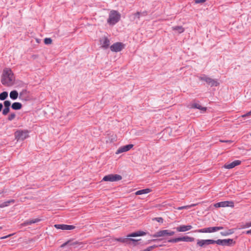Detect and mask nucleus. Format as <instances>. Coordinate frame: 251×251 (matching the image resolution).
<instances>
[{
    "instance_id": "f257e3e1",
    "label": "nucleus",
    "mask_w": 251,
    "mask_h": 251,
    "mask_svg": "<svg viewBox=\"0 0 251 251\" xmlns=\"http://www.w3.org/2000/svg\"><path fill=\"white\" fill-rule=\"evenodd\" d=\"M15 77L13 73L10 69H5L3 70L1 82L5 86H10L13 85Z\"/></svg>"
},
{
    "instance_id": "f03ea898",
    "label": "nucleus",
    "mask_w": 251,
    "mask_h": 251,
    "mask_svg": "<svg viewBox=\"0 0 251 251\" xmlns=\"http://www.w3.org/2000/svg\"><path fill=\"white\" fill-rule=\"evenodd\" d=\"M120 18L121 15L118 11L112 10L109 13L107 22L109 25H114L120 21Z\"/></svg>"
},
{
    "instance_id": "7ed1b4c3",
    "label": "nucleus",
    "mask_w": 251,
    "mask_h": 251,
    "mask_svg": "<svg viewBox=\"0 0 251 251\" xmlns=\"http://www.w3.org/2000/svg\"><path fill=\"white\" fill-rule=\"evenodd\" d=\"M199 79L202 81H205L210 87L218 86L220 83L217 79H213L205 75H202L199 77Z\"/></svg>"
},
{
    "instance_id": "20e7f679",
    "label": "nucleus",
    "mask_w": 251,
    "mask_h": 251,
    "mask_svg": "<svg viewBox=\"0 0 251 251\" xmlns=\"http://www.w3.org/2000/svg\"><path fill=\"white\" fill-rule=\"evenodd\" d=\"M14 136L17 141H23L29 136L28 131L18 130L14 133Z\"/></svg>"
},
{
    "instance_id": "39448f33",
    "label": "nucleus",
    "mask_w": 251,
    "mask_h": 251,
    "mask_svg": "<svg viewBox=\"0 0 251 251\" xmlns=\"http://www.w3.org/2000/svg\"><path fill=\"white\" fill-rule=\"evenodd\" d=\"M223 226H212L201 228L195 230V232L200 233H211L223 229Z\"/></svg>"
},
{
    "instance_id": "423d86ee",
    "label": "nucleus",
    "mask_w": 251,
    "mask_h": 251,
    "mask_svg": "<svg viewBox=\"0 0 251 251\" xmlns=\"http://www.w3.org/2000/svg\"><path fill=\"white\" fill-rule=\"evenodd\" d=\"M122 179V177L121 176L117 174H110L107 176H105L102 178V181H117L121 180Z\"/></svg>"
},
{
    "instance_id": "0eeeda50",
    "label": "nucleus",
    "mask_w": 251,
    "mask_h": 251,
    "mask_svg": "<svg viewBox=\"0 0 251 251\" xmlns=\"http://www.w3.org/2000/svg\"><path fill=\"white\" fill-rule=\"evenodd\" d=\"M124 47V44L121 42H116L110 47L111 51L114 52H119Z\"/></svg>"
},
{
    "instance_id": "6e6552de",
    "label": "nucleus",
    "mask_w": 251,
    "mask_h": 251,
    "mask_svg": "<svg viewBox=\"0 0 251 251\" xmlns=\"http://www.w3.org/2000/svg\"><path fill=\"white\" fill-rule=\"evenodd\" d=\"M214 206L216 208L225 207H233L234 203L232 201H224L217 202L214 204Z\"/></svg>"
},
{
    "instance_id": "1a4fd4ad",
    "label": "nucleus",
    "mask_w": 251,
    "mask_h": 251,
    "mask_svg": "<svg viewBox=\"0 0 251 251\" xmlns=\"http://www.w3.org/2000/svg\"><path fill=\"white\" fill-rule=\"evenodd\" d=\"M212 244V239H198L197 246L201 248H205L206 246Z\"/></svg>"
},
{
    "instance_id": "9d476101",
    "label": "nucleus",
    "mask_w": 251,
    "mask_h": 251,
    "mask_svg": "<svg viewBox=\"0 0 251 251\" xmlns=\"http://www.w3.org/2000/svg\"><path fill=\"white\" fill-rule=\"evenodd\" d=\"M54 226L56 228L62 230H72L75 228V226H74L64 224H56L54 225Z\"/></svg>"
},
{
    "instance_id": "9b49d317",
    "label": "nucleus",
    "mask_w": 251,
    "mask_h": 251,
    "mask_svg": "<svg viewBox=\"0 0 251 251\" xmlns=\"http://www.w3.org/2000/svg\"><path fill=\"white\" fill-rule=\"evenodd\" d=\"M28 92L26 89L23 90L19 94V98L23 101H27L29 100Z\"/></svg>"
},
{
    "instance_id": "f8f14e48",
    "label": "nucleus",
    "mask_w": 251,
    "mask_h": 251,
    "mask_svg": "<svg viewBox=\"0 0 251 251\" xmlns=\"http://www.w3.org/2000/svg\"><path fill=\"white\" fill-rule=\"evenodd\" d=\"M100 42L102 48L107 49L109 47L110 40L107 37L105 36L103 37L100 39Z\"/></svg>"
},
{
    "instance_id": "ddd939ff",
    "label": "nucleus",
    "mask_w": 251,
    "mask_h": 251,
    "mask_svg": "<svg viewBox=\"0 0 251 251\" xmlns=\"http://www.w3.org/2000/svg\"><path fill=\"white\" fill-rule=\"evenodd\" d=\"M133 147V144H128V145H126V146L121 147L117 151L116 153L119 154L122 152L127 151H129L131 148H132Z\"/></svg>"
},
{
    "instance_id": "4468645a",
    "label": "nucleus",
    "mask_w": 251,
    "mask_h": 251,
    "mask_svg": "<svg viewBox=\"0 0 251 251\" xmlns=\"http://www.w3.org/2000/svg\"><path fill=\"white\" fill-rule=\"evenodd\" d=\"M132 237H128V241L127 245L135 247L139 244V241L141 240L140 239H135L131 238Z\"/></svg>"
},
{
    "instance_id": "2eb2a0df",
    "label": "nucleus",
    "mask_w": 251,
    "mask_h": 251,
    "mask_svg": "<svg viewBox=\"0 0 251 251\" xmlns=\"http://www.w3.org/2000/svg\"><path fill=\"white\" fill-rule=\"evenodd\" d=\"M81 244V243H80V242H78L77 241H74L73 240H68V241L66 242L64 244H63L61 246V247L63 248L65 246L68 245V246H74L75 248L76 245H80Z\"/></svg>"
},
{
    "instance_id": "dca6fc26",
    "label": "nucleus",
    "mask_w": 251,
    "mask_h": 251,
    "mask_svg": "<svg viewBox=\"0 0 251 251\" xmlns=\"http://www.w3.org/2000/svg\"><path fill=\"white\" fill-rule=\"evenodd\" d=\"M165 236H168V230H159L156 232L155 234L153 235H151V236H152L153 237H164Z\"/></svg>"
},
{
    "instance_id": "f3484780",
    "label": "nucleus",
    "mask_w": 251,
    "mask_h": 251,
    "mask_svg": "<svg viewBox=\"0 0 251 251\" xmlns=\"http://www.w3.org/2000/svg\"><path fill=\"white\" fill-rule=\"evenodd\" d=\"M192 228L191 225H181L176 227V229L178 232H185L188 231Z\"/></svg>"
},
{
    "instance_id": "a211bd4d",
    "label": "nucleus",
    "mask_w": 251,
    "mask_h": 251,
    "mask_svg": "<svg viewBox=\"0 0 251 251\" xmlns=\"http://www.w3.org/2000/svg\"><path fill=\"white\" fill-rule=\"evenodd\" d=\"M41 221V219L40 218H36L31 220H26L21 224V226H27L28 225H30L32 224L36 223L39 222Z\"/></svg>"
},
{
    "instance_id": "6ab92c4d",
    "label": "nucleus",
    "mask_w": 251,
    "mask_h": 251,
    "mask_svg": "<svg viewBox=\"0 0 251 251\" xmlns=\"http://www.w3.org/2000/svg\"><path fill=\"white\" fill-rule=\"evenodd\" d=\"M241 163V161L240 160H235V161H233L232 162H231L229 164H226L224 166V167L226 169H230L233 168L235 166L240 165Z\"/></svg>"
},
{
    "instance_id": "aec40b11",
    "label": "nucleus",
    "mask_w": 251,
    "mask_h": 251,
    "mask_svg": "<svg viewBox=\"0 0 251 251\" xmlns=\"http://www.w3.org/2000/svg\"><path fill=\"white\" fill-rule=\"evenodd\" d=\"M148 233L141 230H138L134 232H132L128 234V237H137L144 236L147 234Z\"/></svg>"
},
{
    "instance_id": "412c9836",
    "label": "nucleus",
    "mask_w": 251,
    "mask_h": 251,
    "mask_svg": "<svg viewBox=\"0 0 251 251\" xmlns=\"http://www.w3.org/2000/svg\"><path fill=\"white\" fill-rule=\"evenodd\" d=\"M189 107L190 108L198 109L203 111H205L206 110V107H202L198 103H192L191 105H190Z\"/></svg>"
},
{
    "instance_id": "4be33fe9",
    "label": "nucleus",
    "mask_w": 251,
    "mask_h": 251,
    "mask_svg": "<svg viewBox=\"0 0 251 251\" xmlns=\"http://www.w3.org/2000/svg\"><path fill=\"white\" fill-rule=\"evenodd\" d=\"M223 243L224 246H231L235 244V241H233L232 239H224Z\"/></svg>"
},
{
    "instance_id": "5701e85b",
    "label": "nucleus",
    "mask_w": 251,
    "mask_h": 251,
    "mask_svg": "<svg viewBox=\"0 0 251 251\" xmlns=\"http://www.w3.org/2000/svg\"><path fill=\"white\" fill-rule=\"evenodd\" d=\"M22 104L21 103L19 102H15L11 104V108L13 110H18L22 108Z\"/></svg>"
},
{
    "instance_id": "b1692460",
    "label": "nucleus",
    "mask_w": 251,
    "mask_h": 251,
    "mask_svg": "<svg viewBox=\"0 0 251 251\" xmlns=\"http://www.w3.org/2000/svg\"><path fill=\"white\" fill-rule=\"evenodd\" d=\"M19 96L18 92L17 90H13L11 91L9 95L10 98L13 100H16Z\"/></svg>"
},
{
    "instance_id": "393cba45",
    "label": "nucleus",
    "mask_w": 251,
    "mask_h": 251,
    "mask_svg": "<svg viewBox=\"0 0 251 251\" xmlns=\"http://www.w3.org/2000/svg\"><path fill=\"white\" fill-rule=\"evenodd\" d=\"M151 192V190L149 188H146L144 189H142L140 190H138L136 192L135 194L136 195H142L144 194H147Z\"/></svg>"
},
{
    "instance_id": "a878e982",
    "label": "nucleus",
    "mask_w": 251,
    "mask_h": 251,
    "mask_svg": "<svg viewBox=\"0 0 251 251\" xmlns=\"http://www.w3.org/2000/svg\"><path fill=\"white\" fill-rule=\"evenodd\" d=\"M234 232V229H229L226 231H222L220 232L221 235L224 236H226L229 235H231Z\"/></svg>"
},
{
    "instance_id": "bb28decb",
    "label": "nucleus",
    "mask_w": 251,
    "mask_h": 251,
    "mask_svg": "<svg viewBox=\"0 0 251 251\" xmlns=\"http://www.w3.org/2000/svg\"><path fill=\"white\" fill-rule=\"evenodd\" d=\"M172 28L173 30L176 31L178 33H181L184 31V28L182 26H175Z\"/></svg>"
},
{
    "instance_id": "cd10ccee",
    "label": "nucleus",
    "mask_w": 251,
    "mask_h": 251,
    "mask_svg": "<svg viewBox=\"0 0 251 251\" xmlns=\"http://www.w3.org/2000/svg\"><path fill=\"white\" fill-rule=\"evenodd\" d=\"M181 241L184 242H193L195 241V238L194 237H189V236H183L180 237Z\"/></svg>"
},
{
    "instance_id": "c85d7f7f",
    "label": "nucleus",
    "mask_w": 251,
    "mask_h": 251,
    "mask_svg": "<svg viewBox=\"0 0 251 251\" xmlns=\"http://www.w3.org/2000/svg\"><path fill=\"white\" fill-rule=\"evenodd\" d=\"M115 241H117L126 244L127 245V241H128V235H127L126 237H120L116 238L115 239Z\"/></svg>"
},
{
    "instance_id": "c756f323",
    "label": "nucleus",
    "mask_w": 251,
    "mask_h": 251,
    "mask_svg": "<svg viewBox=\"0 0 251 251\" xmlns=\"http://www.w3.org/2000/svg\"><path fill=\"white\" fill-rule=\"evenodd\" d=\"M8 94L6 91H3L0 94V100H4L8 97Z\"/></svg>"
},
{
    "instance_id": "7c9ffc66",
    "label": "nucleus",
    "mask_w": 251,
    "mask_h": 251,
    "mask_svg": "<svg viewBox=\"0 0 251 251\" xmlns=\"http://www.w3.org/2000/svg\"><path fill=\"white\" fill-rule=\"evenodd\" d=\"M223 241H224V239H218L217 240H214L212 239V244H217L219 245L224 246Z\"/></svg>"
},
{
    "instance_id": "2f4dec72",
    "label": "nucleus",
    "mask_w": 251,
    "mask_h": 251,
    "mask_svg": "<svg viewBox=\"0 0 251 251\" xmlns=\"http://www.w3.org/2000/svg\"><path fill=\"white\" fill-rule=\"evenodd\" d=\"M14 200L8 201H4V202H3V203H2L1 204H0V207L2 208V207H4L7 206H8L9 205V204L11 202H14Z\"/></svg>"
},
{
    "instance_id": "473e14b6",
    "label": "nucleus",
    "mask_w": 251,
    "mask_h": 251,
    "mask_svg": "<svg viewBox=\"0 0 251 251\" xmlns=\"http://www.w3.org/2000/svg\"><path fill=\"white\" fill-rule=\"evenodd\" d=\"M181 241V238L180 237H177L176 238L171 239L168 240V242L170 243H176L178 242Z\"/></svg>"
},
{
    "instance_id": "72a5a7b5",
    "label": "nucleus",
    "mask_w": 251,
    "mask_h": 251,
    "mask_svg": "<svg viewBox=\"0 0 251 251\" xmlns=\"http://www.w3.org/2000/svg\"><path fill=\"white\" fill-rule=\"evenodd\" d=\"M10 111V108H9L8 107H6L4 108V109H3L2 110V114L4 116L7 115V114Z\"/></svg>"
},
{
    "instance_id": "f704fd0d",
    "label": "nucleus",
    "mask_w": 251,
    "mask_h": 251,
    "mask_svg": "<svg viewBox=\"0 0 251 251\" xmlns=\"http://www.w3.org/2000/svg\"><path fill=\"white\" fill-rule=\"evenodd\" d=\"M52 43V39L50 38H46L44 39V43L46 45L50 44Z\"/></svg>"
},
{
    "instance_id": "c9c22d12",
    "label": "nucleus",
    "mask_w": 251,
    "mask_h": 251,
    "mask_svg": "<svg viewBox=\"0 0 251 251\" xmlns=\"http://www.w3.org/2000/svg\"><path fill=\"white\" fill-rule=\"evenodd\" d=\"M153 221H156L160 223H163L164 219L162 217H156L152 219Z\"/></svg>"
},
{
    "instance_id": "e433bc0d",
    "label": "nucleus",
    "mask_w": 251,
    "mask_h": 251,
    "mask_svg": "<svg viewBox=\"0 0 251 251\" xmlns=\"http://www.w3.org/2000/svg\"><path fill=\"white\" fill-rule=\"evenodd\" d=\"M11 104V102L9 100H4L3 102V105L5 107H8L10 108Z\"/></svg>"
},
{
    "instance_id": "4c0bfd02",
    "label": "nucleus",
    "mask_w": 251,
    "mask_h": 251,
    "mask_svg": "<svg viewBox=\"0 0 251 251\" xmlns=\"http://www.w3.org/2000/svg\"><path fill=\"white\" fill-rule=\"evenodd\" d=\"M16 117V114L14 113H11L8 117L9 121H12Z\"/></svg>"
},
{
    "instance_id": "58836bf2",
    "label": "nucleus",
    "mask_w": 251,
    "mask_h": 251,
    "mask_svg": "<svg viewBox=\"0 0 251 251\" xmlns=\"http://www.w3.org/2000/svg\"><path fill=\"white\" fill-rule=\"evenodd\" d=\"M162 246H163L162 245H153L152 246L149 247L148 248L150 250V251H151V250H152L155 248H156L159 247H162Z\"/></svg>"
},
{
    "instance_id": "ea45409f",
    "label": "nucleus",
    "mask_w": 251,
    "mask_h": 251,
    "mask_svg": "<svg viewBox=\"0 0 251 251\" xmlns=\"http://www.w3.org/2000/svg\"><path fill=\"white\" fill-rule=\"evenodd\" d=\"M251 226V221L246 223L245 224L242 226L243 228H248Z\"/></svg>"
},
{
    "instance_id": "a19ab883",
    "label": "nucleus",
    "mask_w": 251,
    "mask_h": 251,
    "mask_svg": "<svg viewBox=\"0 0 251 251\" xmlns=\"http://www.w3.org/2000/svg\"><path fill=\"white\" fill-rule=\"evenodd\" d=\"M161 240V239H153L149 240L148 241V243L147 244H149L152 242H156L158 241H160Z\"/></svg>"
},
{
    "instance_id": "79ce46f5",
    "label": "nucleus",
    "mask_w": 251,
    "mask_h": 251,
    "mask_svg": "<svg viewBox=\"0 0 251 251\" xmlns=\"http://www.w3.org/2000/svg\"><path fill=\"white\" fill-rule=\"evenodd\" d=\"M134 19L137 18L139 19L140 16V12H137L136 13L134 14Z\"/></svg>"
},
{
    "instance_id": "37998d69",
    "label": "nucleus",
    "mask_w": 251,
    "mask_h": 251,
    "mask_svg": "<svg viewBox=\"0 0 251 251\" xmlns=\"http://www.w3.org/2000/svg\"><path fill=\"white\" fill-rule=\"evenodd\" d=\"M220 142H222V143H229V144H231L233 142V141L231 140H220Z\"/></svg>"
},
{
    "instance_id": "c03bdc74",
    "label": "nucleus",
    "mask_w": 251,
    "mask_h": 251,
    "mask_svg": "<svg viewBox=\"0 0 251 251\" xmlns=\"http://www.w3.org/2000/svg\"><path fill=\"white\" fill-rule=\"evenodd\" d=\"M196 3H201L204 2L206 0H194Z\"/></svg>"
},
{
    "instance_id": "a18cd8bd",
    "label": "nucleus",
    "mask_w": 251,
    "mask_h": 251,
    "mask_svg": "<svg viewBox=\"0 0 251 251\" xmlns=\"http://www.w3.org/2000/svg\"><path fill=\"white\" fill-rule=\"evenodd\" d=\"M175 232L173 231L168 230V236H172L174 235Z\"/></svg>"
},
{
    "instance_id": "49530a36",
    "label": "nucleus",
    "mask_w": 251,
    "mask_h": 251,
    "mask_svg": "<svg viewBox=\"0 0 251 251\" xmlns=\"http://www.w3.org/2000/svg\"><path fill=\"white\" fill-rule=\"evenodd\" d=\"M188 207V206H183L178 207L176 209L177 210H182L183 209H186Z\"/></svg>"
},
{
    "instance_id": "de8ad7c7",
    "label": "nucleus",
    "mask_w": 251,
    "mask_h": 251,
    "mask_svg": "<svg viewBox=\"0 0 251 251\" xmlns=\"http://www.w3.org/2000/svg\"><path fill=\"white\" fill-rule=\"evenodd\" d=\"M147 11H144L143 12H140V15L142 16H146L147 15Z\"/></svg>"
},
{
    "instance_id": "09e8293b",
    "label": "nucleus",
    "mask_w": 251,
    "mask_h": 251,
    "mask_svg": "<svg viewBox=\"0 0 251 251\" xmlns=\"http://www.w3.org/2000/svg\"><path fill=\"white\" fill-rule=\"evenodd\" d=\"M12 235V234H9V235H6V236H3V237H1L0 238V239H6L7 238H8V237H10Z\"/></svg>"
},
{
    "instance_id": "8fccbe9b",
    "label": "nucleus",
    "mask_w": 251,
    "mask_h": 251,
    "mask_svg": "<svg viewBox=\"0 0 251 251\" xmlns=\"http://www.w3.org/2000/svg\"><path fill=\"white\" fill-rule=\"evenodd\" d=\"M251 115V110L248 112L247 114H245L243 116V117H246L247 116H249V115Z\"/></svg>"
},
{
    "instance_id": "3c124183",
    "label": "nucleus",
    "mask_w": 251,
    "mask_h": 251,
    "mask_svg": "<svg viewBox=\"0 0 251 251\" xmlns=\"http://www.w3.org/2000/svg\"><path fill=\"white\" fill-rule=\"evenodd\" d=\"M247 234H251V229L246 231Z\"/></svg>"
},
{
    "instance_id": "603ef678",
    "label": "nucleus",
    "mask_w": 251,
    "mask_h": 251,
    "mask_svg": "<svg viewBox=\"0 0 251 251\" xmlns=\"http://www.w3.org/2000/svg\"><path fill=\"white\" fill-rule=\"evenodd\" d=\"M3 108V104L1 103H0V112L2 110Z\"/></svg>"
},
{
    "instance_id": "864d4df0",
    "label": "nucleus",
    "mask_w": 251,
    "mask_h": 251,
    "mask_svg": "<svg viewBox=\"0 0 251 251\" xmlns=\"http://www.w3.org/2000/svg\"><path fill=\"white\" fill-rule=\"evenodd\" d=\"M150 251V250L148 248H147V249L144 250H142V251Z\"/></svg>"
},
{
    "instance_id": "5fc2aeb1",
    "label": "nucleus",
    "mask_w": 251,
    "mask_h": 251,
    "mask_svg": "<svg viewBox=\"0 0 251 251\" xmlns=\"http://www.w3.org/2000/svg\"><path fill=\"white\" fill-rule=\"evenodd\" d=\"M1 228H2L1 227H0V229H1Z\"/></svg>"
}]
</instances>
